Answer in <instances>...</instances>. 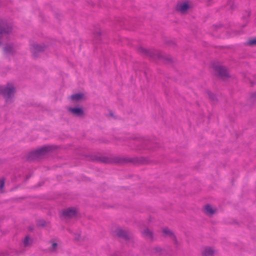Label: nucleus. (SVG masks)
Here are the masks:
<instances>
[{"mask_svg":"<svg viewBox=\"0 0 256 256\" xmlns=\"http://www.w3.org/2000/svg\"><path fill=\"white\" fill-rule=\"evenodd\" d=\"M190 8V6L187 3H182L178 4L176 10L177 11L182 14L186 12Z\"/></svg>","mask_w":256,"mask_h":256,"instance_id":"obj_11","label":"nucleus"},{"mask_svg":"<svg viewBox=\"0 0 256 256\" xmlns=\"http://www.w3.org/2000/svg\"><path fill=\"white\" fill-rule=\"evenodd\" d=\"M226 8L228 10L233 11L236 8L237 6L233 0H229L228 2Z\"/></svg>","mask_w":256,"mask_h":256,"instance_id":"obj_17","label":"nucleus"},{"mask_svg":"<svg viewBox=\"0 0 256 256\" xmlns=\"http://www.w3.org/2000/svg\"><path fill=\"white\" fill-rule=\"evenodd\" d=\"M84 94H76L72 96L71 98L73 100L79 101L83 98Z\"/></svg>","mask_w":256,"mask_h":256,"instance_id":"obj_18","label":"nucleus"},{"mask_svg":"<svg viewBox=\"0 0 256 256\" xmlns=\"http://www.w3.org/2000/svg\"><path fill=\"white\" fill-rule=\"evenodd\" d=\"M94 34L96 38L98 40H100L101 32H100V30H98L94 32Z\"/></svg>","mask_w":256,"mask_h":256,"instance_id":"obj_24","label":"nucleus"},{"mask_svg":"<svg viewBox=\"0 0 256 256\" xmlns=\"http://www.w3.org/2000/svg\"><path fill=\"white\" fill-rule=\"evenodd\" d=\"M4 50L6 54H14L15 53L14 46L12 44H7Z\"/></svg>","mask_w":256,"mask_h":256,"instance_id":"obj_12","label":"nucleus"},{"mask_svg":"<svg viewBox=\"0 0 256 256\" xmlns=\"http://www.w3.org/2000/svg\"><path fill=\"white\" fill-rule=\"evenodd\" d=\"M16 92V88L12 83H8L6 86H0V95L4 96L6 102L11 101Z\"/></svg>","mask_w":256,"mask_h":256,"instance_id":"obj_3","label":"nucleus"},{"mask_svg":"<svg viewBox=\"0 0 256 256\" xmlns=\"http://www.w3.org/2000/svg\"><path fill=\"white\" fill-rule=\"evenodd\" d=\"M142 234L147 239L152 240L154 234L153 232L150 231L149 229H146L143 232Z\"/></svg>","mask_w":256,"mask_h":256,"instance_id":"obj_16","label":"nucleus"},{"mask_svg":"<svg viewBox=\"0 0 256 256\" xmlns=\"http://www.w3.org/2000/svg\"><path fill=\"white\" fill-rule=\"evenodd\" d=\"M138 51L140 53H141V54H144L146 55H149L150 54V52L146 50V49H144L142 48H140L138 49Z\"/></svg>","mask_w":256,"mask_h":256,"instance_id":"obj_20","label":"nucleus"},{"mask_svg":"<svg viewBox=\"0 0 256 256\" xmlns=\"http://www.w3.org/2000/svg\"><path fill=\"white\" fill-rule=\"evenodd\" d=\"M155 250H156V252H160L162 250V248L159 247L156 248Z\"/></svg>","mask_w":256,"mask_h":256,"instance_id":"obj_28","label":"nucleus"},{"mask_svg":"<svg viewBox=\"0 0 256 256\" xmlns=\"http://www.w3.org/2000/svg\"><path fill=\"white\" fill-rule=\"evenodd\" d=\"M214 70L218 74V76L222 79H225L230 77L228 70L226 67L220 66H214Z\"/></svg>","mask_w":256,"mask_h":256,"instance_id":"obj_6","label":"nucleus"},{"mask_svg":"<svg viewBox=\"0 0 256 256\" xmlns=\"http://www.w3.org/2000/svg\"><path fill=\"white\" fill-rule=\"evenodd\" d=\"M31 51L33 54V56L36 58L38 57V53L43 52L45 50L46 46H40L37 44H32Z\"/></svg>","mask_w":256,"mask_h":256,"instance_id":"obj_7","label":"nucleus"},{"mask_svg":"<svg viewBox=\"0 0 256 256\" xmlns=\"http://www.w3.org/2000/svg\"><path fill=\"white\" fill-rule=\"evenodd\" d=\"M208 94L209 96V98L212 101H215L216 100V97L214 94H213L210 92H208Z\"/></svg>","mask_w":256,"mask_h":256,"instance_id":"obj_23","label":"nucleus"},{"mask_svg":"<svg viewBox=\"0 0 256 256\" xmlns=\"http://www.w3.org/2000/svg\"><path fill=\"white\" fill-rule=\"evenodd\" d=\"M214 250L210 247L205 248L202 252L203 256H214Z\"/></svg>","mask_w":256,"mask_h":256,"instance_id":"obj_13","label":"nucleus"},{"mask_svg":"<svg viewBox=\"0 0 256 256\" xmlns=\"http://www.w3.org/2000/svg\"><path fill=\"white\" fill-rule=\"evenodd\" d=\"M0 256H4V254L3 253L0 254Z\"/></svg>","mask_w":256,"mask_h":256,"instance_id":"obj_32","label":"nucleus"},{"mask_svg":"<svg viewBox=\"0 0 256 256\" xmlns=\"http://www.w3.org/2000/svg\"><path fill=\"white\" fill-rule=\"evenodd\" d=\"M77 212L76 209L74 208H70L65 210L62 212V215L66 218H71L76 216Z\"/></svg>","mask_w":256,"mask_h":256,"instance_id":"obj_8","label":"nucleus"},{"mask_svg":"<svg viewBox=\"0 0 256 256\" xmlns=\"http://www.w3.org/2000/svg\"><path fill=\"white\" fill-rule=\"evenodd\" d=\"M250 100L253 102L256 101V92L252 94Z\"/></svg>","mask_w":256,"mask_h":256,"instance_id":"obj_26","label":"nucleus"},{"mask_svg":"<svg viewBox=\"0 0 256 256\" xmlns=\"http://www.w3.org/2000/svg\"><path fill=\"white\" fill-rule=\"evenodd\" d=\"M38 225L40 227H44L46 226V222L44 220H39Z\"/></svg>","mask_w":256,"mask_h":256,"instance_id":"obj_25","label":"nucleus"},{"mask_svg":"<svg viewBox=\"0 0 256 256\" xmlns=\"http://www.w3.org/2000/svg\"><path fill=\"white\" fill-rule=\"evenodd\" d=\"M150 143L148 140L140 138L136 140L134 144L137 146V150H142L150 149L149 144Z\"/></svg>","mask_w":256,"mask_h":256,"instance_id":"obj_5","label":"nucleus"},{"mask_svg":"<svg viewBox=\"0 0 256 256\" xmlns=\"http://www.w3.org/2000/svg\"><path fill=\"white\" fill-rule=\"evenodd\" d=\"M218 27V26H214V28H216ZM220 26H218V28H220Z\"/></svg>","mask_w":256,"mask_h":256,"instance_id":"obj_31","label":"nucleus"},{"mask_svg":"<svg viewBox=\"0 0 256 256\" xmlns=\"http://www.w3.org/2000/svg\"><path fill=\"white\" fill-rule=\"evenodd\" d=\"M247 45L250 46H256V39L249 40L247 42Z\"/></svg>","mask_w":256,"mask_h":256,"instance_id":"obj_21","label":"nucleus"},{"mask_svg":"<svg viewBox=\"0 0 256 256\" xmlns=\"http://www.w3.org/2000/svg\"><path fill=\"white\" fill-rule=\"evenodd\" d=\"M117 236L120 238H124L126 240H128L130 238V233L122 230H118L117 231Z\"/></svg>","mask_w":256,"mask_h":256,"instance_id":"obj_10","label":"nucleus"},{"mask_svg":"<svg viewBox=\"0 0 256 256\" xmlns=\"http://www.w3.org/2000/svg\"><path fill=\"white\" fill-rule=\"evenodd\" d=\"M158 58H164V56H162V54H160V53H159V54H158Z\"/></svg>","mask_w":256,"mask_h":256,"instance_id":"obj_29","label":"nucleus"},{"mask_svg":"<svg viewBox=\"0 0 256 256\" xmlns=\"http://www.w3.org/2000/svg\"><path fill=\"white\" fill-rule=\"evenodd\" d=\"M70 111L78 116H81L84 114V110L80 108H70Z\"/></svg>","mask_w":256,"mask_h":256,"instance_id":"obj_14","label":"nucleus"},{"mask_svg":"<svg viewBox=\"0 0 256 256\" xmlns=\"http://www.w3.org/2000/svg\"><path fill=\"white\" fill-rule=\"evenodd\" d=\"M162 232L166 237L168 236L172 238V240L174 242L175 244H178L177 238L172 231L170 230L168 228H164L163 229Z\"/></svg>","mask_w":256,"mask_h":256,"instance_id":"obj_9","label":"nucleus"},{"mask_svg":"<svg viewBox=\"0 0 256 256\" xmlns=\"http://www.w3.org/2000/svg\"><path fill=\"white\" fill-rule=\"evenodd\" d=\"M12 30V25L4 20H0V46L2 44V39L9 35Z\"/></svg>","mask_w":256,"mask_h":256,"instance_id":"obj_4","label":"nucleus"},{"mask_svg":"<svg viewBox=\"0 0 256 256\" xmlns=\"http://www.w3.org/2000/svg\"><path fill=\"white\" fill-rule=\"evenodd\" d=\"M29 230L31 231L33 230H34V228H32V227H30L29 228Z\"/></svg>","mask_w":256,"mask_h":256,"instance_id":"obj_30","label":"nucleus"},{"mask_svg":"<svg viewBox=\"0 0 256 256\" xmlns=\"http://www.w3.org/2000/svg\"><path fill=\"white\" fill-rule=\"evenodd\" d=\"M92 161L102 162L106 164H110L113 163L124 164L130 163L136 165L146 164L150 163V160L144 157H134V158H120L116 157L114 158L106 156H94L92 159Z\"/></svg>","mask_w":256,"mask_h":256,"instance_id":"obj_1","label":"nucleus"},{"mask_svg":"<svg viewBox=\"0 0 256 256\" xmlns=\"http://www.w3.org/2000/svg\"><path fill=\"white\" fill-rule=\"evenodd\" d=\"M167 60H170V58H168V59H167Z\"/></svg>","mask_w":256,"mask_h":256,"instance_id":"obj_33","label":"nucleus"},{"mask_svg":"<svg viewBox=\"0 0 256 256\" xmlns=\"http://www.w3.org/2000/svg\"><path fill=\"white\" fill-rule=\"evenodd\" d=\"M56 148V146H44L35 151L30 152L28 156V160H32L40 158L42 156L55 150Z\"/></svg>","mask_w":256,"mask_h":256,"instance_id":"obj_2","label":"nucleus"},{"mask_svg":"<svg viewBox=\"0 0 256 256\" xmlns=\"http://www.w3.org/2000/svg\"><path fill=\"white\" fill-rule=\"evenodd\" d=\"M206 210L207 214H214L215 213V210H213L212 206L210 204L206 206Z\"/></svg>","mask_w":256,"mask_h":256,"instance_id":"obj_19","label":"nucleus"},{"mask_svg":"<svg viewBox=\"0 0 256 256\" xmlns=\"http://www.w3.org/2000/svg\"><path fill=\"white\" fill-rule=\"evenodd\" d=\"M5 185V179L4 178H2L0 180V190L1 193H3L4 191L2 190L3 188H4Z\"/></svg>","mask_w":256,"mask_h":256,"instance_id":"obj_22","label":"nucleus"},{"mask_svg":"<svg viewBox=\"0 0 256 256\" xmlns=\"http://www.w3.org/2000/svg\"><path fill=\"white\" fill-rule=\"evenodd\" d=\"M58 246V244L56 243L53 244L52 246V250H56V248Z\"/></svg>","mask_w":256,"mask_h":256,"instance_id":"obj_27","label":"nucleus"},{"mask_svg":"<svg viewBox=\"0 0 256 256\" xmlns=\"http://www.w3.org/2000/svg\"><path fill=\"white\" fill-rule=\"evenodd\" d=\"M23 244L24 247L32 246L33 244V239L30 238L29 236H27L24 239Z\"/></svg>","mask_w":256,"mask_h":256,"instance_id":"obj_15","label":"nucleus"}]
</instances>
